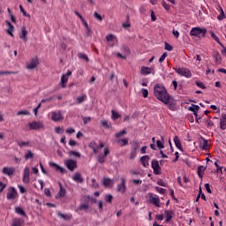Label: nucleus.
Wrapping results in <instances>:
<instances>
[{
    "label": "nucleus",
    "instance_id": "obj_38",
    "mask_svg": "<svg viewBox=\"0 0 226 226\" xmlns=\"http://www.w3.org/2000/svg\"><path fill=\"white\" fill-rule=\"evenodd\" d=\"M31 158H34V154H33L31 150H27L26 154H25V159L30 160Z\"/></svg>",
    "mask_w": 226,
    "mask_h": 226
},
{
    "label": "nucleus",
    "instance_id": "obj_8",
    "mask_svg": "<svg viewBox=\"0 0 226 226\" xmlns=\"http://www.w3.org/2000/svg\"><path fill=\"white\" fill-rule=\"evenodd\" d=\"M29 130H40L43 128V124L41 122H32L28 124Z\"/></svg>",
    "mask_w": 226,
    "mask_h": 226
},
{
    "label": "nucleus",
    "instance_id": "obj_16",
    "mask_svg": "<svg viewBox=\"0 0 226 226\" xmlns=\"http://www.w3.org/2000/svg\"><path fill=\"white\" fill-rule=\"evenodd\" d=\"M5 24L8 26V28H9L6 30L7 34H9V36H11L13 38V36H14L13 35V29H14L13 25H11V23L9 20H6Z\"/></svg>",
    "mask_w": 226,
    "mask_h": 226
},
{
    "label": "nucleus",
    "instance_id": "obj_22",
    "mask_svg": "<svg viewBox=\"0 0 226 226\" xmlns=\"http://www.w3.org/2000/svg\"><path fill=\"white\" fill-rule=\"evenodd\" d=\"M210 34H211V37L213 38V40H215V41H216V43H218V45H220V47H223V43H222V41H220V38H218V36H216V34H215V32L210 31Z\"/></svg>",
    "mask_w": 226,
    "mask_h": 226
},
{
    "label": "nucleus",
    "instance_id": "obj_50",
    "mask_svg": "<svg viewBox=\"0 0 226 226\" xmlns=\"http://www.w3.org/2000/svg\"><path fill=\"white\" fill-rule=\"evenodd\" d=\"M94 17L99 22H102V20H103V18H102V15H100L98 12H94Z\"/></svg>",
    "mask_w": 226,
    "mask_h": 226
},
{
    "label": "nucleus",
    "instance_id": "obj_21",
    "mask_svg": "<svg viewBox=\"0 0 226 226\" xmlns=\"http://www.w3.org/2000/svg\"><path fill=\"white\" fill-rule=\"evenodd\" d=\"M73 181H75L76 183H84V178H82V176L80 175V173H76L73 177H72Z\"/></svg>",
    "mask_w": 226,
    "mask_h": 226
},
{
    "label": "nucleus",
    "instance_id": "obj_27",
    "mask_svg": "<svg viewBox=\"0 0 226 226\" xmlns=\"http://www.w3.org/2000/svg\"><path fill=\"white\" fill-rule=\"evenodd\" d=\"M17 145L19 147H27L30 146V142L29 141H20V140H16Z\"/></svg>",
    "mask_w": 226,
    "mask_h": 226
},
{
    "label": "nucleus",
    "instance_id": "obj_53",
    "mask_svg": "<svg viewBox=\"0 0 226 226\" xmlns=\"http://www.w3.org/2000/svg\"><path fill=\"white\" fill-rule=\"evenodd\" d=\"M196 86H198V87H200V89H206V85H204L203 82L201 81H195Z\"/></svg>",
    "mask_w": 226,
    "mask_h": 226
},
{
    "label": "nucleus",
    "instance_id": "obj_20",
    "mask_svg": "<svg viewBox=\"0 0 226 226\" xmlns=\"http://www.w3.org/2000/svg\"><path fill=\"white\" fill-rule=\"evenodd\" d=\"M165 215H166V223H169L172 220V215H174V212L172 210H165Z\"/></svg>",
    "mask_w": 226,
    "mask_h": 226
},
{
    "label": "nucleus",
    "instance_id": "obj_14",
    "mask_svg": "<svg viewBox=\"0 0 226 226\" xmlns=\"http://www.w3.org/2000/svg\"><path fill=\"white\" fill-rule=\"evenodd\" d=\"M220 128L221 130H226V114L222 113L220 118Z\"/></svg>",
    "mask_w": 226,
    "mask_h": 226
},
{
    "label": "nucleus",
    "instance_id": "obj_6",
    "mask_svg": "<svg viewBox=\"0 0 226 226\" xmlns=\"http://www.w3.org/2000/svg\"><path fill=\"white\" fill-rule=\"evenodd\" d=\"M121 183L117 186V192L119 193H125L126 192V180L124 177H121Z\"/></svg>",
    "mask_w": 226,
    "mask_h": 226
},
{
    "label": "nucleus",
    "instance_id": "obj_26",
    "mask_svg": "<svg viewBox=\"0 0 226 226\" xmlns=\"http://www.w3.org/2000/svg\"><path fill=\"white\" fill-rule=\"evenodd\" d=\"M140 73H141V75H149L151 73V68L142 66Z\"/></svg>",
    "mask_w": 226,
    "mask_h": 226
},
{
    "label": "nucleus",
    "instance_id": "obj_13",
    "mask_svg": "<svg viewBox=\"0 0 226 226\" xmlns=\"http://www.w3.org/2000/svg\"><path fill=\"white\" fill-rule=\"evenodd\" d=\"M49 167H52V169H55V170L61 172V174L66 173V170L61 168L56 162H49Z\"/></svg>",
    "mask_w": 226,
    "mask_h": 226
},
{
    "label": "nucleus",
    "instance_id": "obj_3",
    "mask_svg": "<svg viewBox=\"0 0 226 226\" xmlns=\"http://www.w3.org/2000/svg\"><path fill=\"white\" fill-rule=\"evenodd\" d=\"M174 71L181 77H185V79H192V71H190L188 68H174Z\"/></svg>",
    "mask_w": 226,
    "mask_h": 226
},
{
    "label": "nucleus",
    "instance_id": "obj_40",
    "mask_svg": "<svg viewBox=\"0 0 226 226\" xmlns=\"http://www.w3.org/2000/svg\"><path fill=\"white\" fill-rule=\"evenodd\" d=\"M113 199L114 197L112 196V194H106L105 196V201L109 202V204H112Z\"/></svg>",
    "mask_w": 226,
    "mask_h": 226
},
{
    "label": "nucleus",
    "instance_id": "obj_37",
    "mask_svg": "<svg viewBox=\"0 0 226 226\" xmlns=\"http://www.w3.org/2000/svg\"><path fill=\"white\" fill-rule=\"evenodd\" d=\"M159 167H160V162H158V160L154 159V160L152 161V169H153V170H154V169H159Z\"/></svg>",
    "mask_w": 226,
    "mask_h": 226
},
{
    "label": "nucleus",
    "instance_id": "obj_29",
    "mask_svg": "<svg viewBox=\"0 0 226 226\" xmlns=\"http://www.w3.org/2000/svg\"><path fill=\"white\" fill-rule=\"evenodd\" d=\"M78 57L79 59H82L83 61H86V63H89V57H87V55H86L82 52L78 53Z\"/></svg>",
    "mask_w": 226,
    "mask_h": 226
},
{
    "label": "nucleus",
    "instance_id": "obj_23",
    "mask_svg": "<svg viewBox=\"0 0 226 226\" xmlns=\"http://www.w3.org/2000/svg\"><path fill=\"white\" fill-rule=\"evenodd\" d=\"M24 223V220L20 219V218H14L12 220V224L11 226H22Z\"/></svg>",
    "mask_w": 226,
    "mask_h": 226
},
{
    "label": "nucleus",
    "instance_id": "obj_48",
    "mask_svg": "<svg viewBox=\"0 0 226 226\" xmlns=\"http://www.w3.org/2000/svg\"><path fill=\"white\" fill-rule=\"evenodd\" d=\"M88 208H89V205H88V204H86V203L81 204V205L79 206V210H80V211H87V209H88Z\"/></svg>",
    "mask_w": 226,
    "mask_h": 226
},
{
    "label": "nucleus",
    "instance_id": "obj_32",
    "mask_svg": "<svg viewBox=\"0 0 226 226\" xmlns=\"http://www.w3.org/2000/svg\"><path fill=\"white\" fill-rule=\"evenodd\" d=\"M111 117L114 121H116V119H119V117H121V115L119 113H117V111L112 109L111 110Z\"/></svg>",
    "mask_w": 226,
    "mask_h": 226
},
{
    "label": "nucleus",
    "instance_id": "obj_52",
    "mask_svg": "<svg viewBox=\"0 0 226 226\" xmlns=\"http://www.w3.org/2000/svg\"><path fill=\"white\" fill-rule=\"evenodd\" d=\"M58 194H59V197H64V195H66V189H64V187H61Z\"/></svg>",
    "mask_w": 226,
    "mask_h": 226
},
{
    "label": "nucleus",
    "instance_id": "obj_5",
    "mask_svg": "<svg viewBox=\"0 0 226 226\" xmlns=\"http://www.w3.org/2000/svg\"><path fill=\"white\" fill-rule=\"evenodd\" d=\"M19 196V192H17V189L15 187H9L7 192V200H15Z\"/></svg>",
    "mask_w": 226,
    "mask_h": 226
},
{
    "label": "nucleus",
    "instance_id": "obj_36",
    "mask_svg": "<svg viewBox=\"0 0 226 226\" xmlns=\"http://www.w3.org/2000/svg\"><path fill=\"white\" fill-rule=\"evenodd\" d=\"M15 211L16 213H18V215H20L21 216H26V212L20 207H16Z\"/></svg>",
    "mask_w": 226,
    "mask_h": 226
},
{
    "label": "nucleus",
    "instance_id": "obj_47",
    "mask_svg": "<svg viewBox=\"0 0 226 226\" xmlns=\"http://www.w3.org/2000/svg\"><path fill=\"white\" fill-rule=\"evenodd\" d=\"M118 142L122 147L128 146V139H122Z\"/></svg>",
    "mask_w": 226,
    "mask_h": 226
},
{
    "label": "nucleus",
    "instance_id": "obj_39",
    "mask_svg": "<svg viewBox=\"0 0 226 226\" xmlns=\"http://www.w3.org/2000/svg\"><path fill=\"white\" fill-rule=\"evenodd\" d=\"M220 10H221V13L220 15L217 16L218 20H223V19H225V12L223 11V9L222 8V6H219Z\"/></svg>",
    "mask_w": 226,
    "mask_h": 226
},
{
    "label": "nucleus",
    "instance_id": "obj_63",
    "mask_svg": "<svg viewBox=\"0 0 226 226\" xmlns=\"http://www.w3.org/2000/svg\"><path fill=\"white\" fill-rule=\"evenodd\" d=\"M82 120H83V124H87V123H89V121H91V117H83Z\"/></svg>",
    "mask_w": 226,
    "mask_h": 226
},
{
    "label": "nucleus",
    "instance_id": "obj_49",
    "mask_svg": "<svg viewBox=\"0 0 226 226\" xmlns=\"http://www.w3.org/2000/svg\"><path fill=\"white\" fill-rule=\"evenodd\" d=\"M165 50H169V52H172L174 50V47L172 45L169 44L168 42H165Z\"/></svg>",
    "mask_w": 226,
    "mask_h": 226
},
{
    "label": "nucleus",
    "instance_id": "obj_19",
    "mask_svg": "<svg viewBox=\"0 0 226 226\" xmlns=\"http://www.w3.org/2000/svg\"><path fill=\"white\" fill-rule=\"evenodd\" d=\"M174 142H175L176 147H177V149H179V151L183 152V147L181 146V139H179V137L175 136Z\"/></svg>",
    "mask_w": 226,
    "mask_h": 226
},
{
    "label": "nucleus",
    "instance_id": "obj_44",
    "mask_svg": "<svg viewBox=\"0 0 226 226\" xmlns=\"http://www.w3.org/2000/svg\"><path fill=\"white\" fill-rule=\"evenodd\" d=\"M107 157H105L104 155H98V157H97V162H98V163H105V159H106Z\"/></svg>",
    "mask_w": 226,
    "mask_h": 226
},
{
    "label": "nucleus",
    "instance_id": "obj_57",
    "mask_svg": "<svg viewBox=\"0 0 226 226\" xmlns=\"http://www.w3.org/2000/svg\"><path fill=\"white\" fill-rule=\"evenodd\" d=\"M69 154H71V156H77L78 158H80V153L77 152V151H73L72 150Z\"/></svg>",
    "mask_w": 226,
    "mask_h": 226
},
{
    "label": "nucleus",
    "instance_id": "obj_41",
    "mask_svg": "<svg viewBox=\"0 0 226 226\" xmlns=\"http://www.w3.org/2000/svg\"><path fill=\"white\" fill-rule=\"evenodd\" d=\"M19 10L21 13L24 15V17H28V19H31V15L27 14V12L26 11V10H24V7L22 5H19Z\"/></svg>",
    "mask_w": 226,
    "mask_h": 226
},
{
    "label": "nucleus",
    "instance_id": "obj_33",
    "mask_svg": "<svg viewBox=\"0 0 226 226\" xmlns=\"http://www.w3.org/2000/svg\"><path fill=\"white\" fill-rule=\"evenodd\" d=\"M168 104L170 110H176V102L172 100V97H170V101Z\"/></svg>",
    "mask_w": 226,
    "mask_h": 226
},
{
    "label": "nucleus",
    "instance_id": "obj_15",
    "mask_svg": "<svg viewBox=\"0 0 226 226\" xmlns=\"http://www.w3.org/2000/svg\"><path fill=\"white\" fill-rule=\"evenodd\" d=\"M2 172L3 174H5V176H13V173L15 172V168L4 167Z\"/></svg>",
    "mask_w": 226,
    "mask_h": 226
},
{
    "label": "nucleus",
    "instance_id": "obj_42",
    "mask_svg": "<svg viewBox=\"0 0 226 226\" xmlns=\"http://www.w3.org/2000/svg\"><path fill=\"white\" fill-rule=\"evenodd\" d=\"M17 73H19V72H0V75H17Z\"/></svg>",
    "mask_w": 226,
    "mask_h": 226
},
{
    "label": "nucleus",
    "instance_id": "obj_10",
    "mask_svg": "<svg viewBox=\"0 0 226 226\" xmlns=\"http://www.w3.org/2000/svg\"><path fill=\"white\" fill-rule=\"evenodd\" d=\"M29 174H30L29 167H26L23 173V183H26V185H27L30 181Z\"/></svg>",
    "mask_w": 226,
    "mask_h": 226
},
{
    "label": "nucleus",
    "instance_id": "obj_43",
    "mask_svg": "<svg viewBox=\"0 0 226 226\" xmlns=\"http://www.w3.org/2000/svg\"><path fill=\"white\" fill-rule=\"evenodd\" d=\"M111 180L110 178H103L102 179V185L104 186H110Z\"/></svg>",
    "mask_w": 226,
    "mask_h": 226
},
{
    "label": "nucleus",
    "instance_id": "obj_17",
    "mask_svg": "<svg viewBox=\"0 0 226 226\" xmlns=\"http://www.w3.org/2000/svg\"><path fill=\"white\" fill-rule=\"evenodd\" d=\"M19 38L25 41H27V30L26 26H23L21 29V33H19Z\"/></svg>",
    "mask_w": 226,
    "mask_h": 226
},
{
    "label": "nucleus",
    "instance_id": "obj_34",
    "mask_svg": "<svg viewBox=\"0 0 226 226\" xmlns=\"http://www.w3.org/2000/svg\"><path fill=\"white\" fill-rule=\"evenodd\" d=\"M67 82H68V78H66V76H64V74H63L62 77H61L62 87H66Z\"/></svg>",
    "mask_w": 226,
    "mask_h": 226
},
{
    "label": "nucleus",
    "instance_id": "obj_1",
    "mask_svg": "<svg viewBox=\"0 0 226 226\" xmlns=\"http://www.w3.org/2000/svg\"><path fill=\"white\" fill-rule=\"evenodd\" d=\"M154 94L157 100L162 102L165 105L170 102V94L167 92V88L162 85L156 84L154 87Z\"/></svg>",
    "mask_w": 226,
    "mask_h": 226
},
{
    "label": "nucleus",
    "instance_id": "obj_35",
    "mask_svg": "<svg viewBox=\"0 0 226 226\" xmlns=\"http://www.w3.org/2000/svg\"><path fill=\"white\" fill-rule=\"evenodd\" d=\"M191 112H199L200 110V107L199 105L192 104V107L189 108Z\"/></svg>",
    "mask_w": 226,
    "mask_h": 226
},
{
    "label": "nucleus",
    "instance_id": "obj_7",
    "mask_svg": "<svg viewBox=\"0 0 226 226\" xmlns=\"http://www.w3.org/2000/svg\"><path fill=\"white\" fill-rule=\"evenodd\" d=\"M65 166L71 172H73L75 169H77V161H73L72 159L65 161Z\"/></svg>",
    "mask_w": 226,
    "mask_h": 226
},
{
    "label": "nucleus",
    "instance_id": "obj_64",
    "mask_svg": "<svg viewBox=\"0 0 226 226\" xmlns=\"http://www.w3.org/2000/svg\"><path fill=\"white\" fill-rule=\"evenodd\" d=\"M99 185L96 183V179H92V188H98Z\"/></svg>",
    "mask_w": 226,
    "mask_h": 226
},
{
    "label": "nucleus",
    "instance_id": "obj_9",
    "mask_svg": "<svg viewBox=\"0 0 226 226\" xmlns=\"http://www.w3.org/2000/svg\"><path fill=\"white\" fill-rule=\"evenodd\" d=\"M38 58L34 57L32 58L31 62L26 64V69L27 70H34L38 66Z\"/></svg>",
    "mask_w": 226,
    "mask_h": 226
},
{
    "label": "nucleus",
    "instance_id": "obj_31",
    "mask_svg": "<svg viewBox=\"0 0 226 226\" xmlns=\"http://www.w3.org/2000/svg\"><path fill=\"white\" fill-rule=\"evenodd\" d=\"M202 140H203V144H202V147H201L202 149H203L204 151L209 149V141H207V139H204V138H202Z\"/></svg>",
    "mask_w": 226,
    "mask_h": 226
},
{
    "label": "nucleus",
    "instance_id": "obj_11",
    "mask_svg": "<svg viewBox=\"0 0 226 226\" xmlns=\"http://www.w3.org/2000/svg\"><path fill=\"white\" fill-rule=\"evenodd\" d=\"M51 119L52 121H55L56 123H57V121H63V119H64V117H63V115H61V112H53L51 115Z\"/></svg>",
    "mask_w": 226,
    "mask_h": 226
},
{
    "label": "nucleus",
    "instance_id": "obj_62",
    "mask_svg": "<svg viewBox=\"0 0 226 226\" xmlns=\"http://www.w3.org/2000/svg\"><path fill=\"white\" fill-rule=\"evenodd\" d=\"M156 192L162 193V195L165 193L166 190L161 187H155Z\"/></svg>",
    "mask_w": 226,
    "mask_h": 226
},
{
    "label": "nucleus",
    "instance_id": "obj_18",
    "mask_svg": "<svg viewBox=\"0 0 226 226\" xmlns=\"http://www.w3.org/2000/svg\"><path fill=\"white\" fill-rule=\"evenodd\" d=\"M140 162H141L143 167H147V165H149V155L141 156Z\"/></svg>",
    "mask_w": 226,
    "mask_h": 226
},
{
    "label": "nucleus",
    "instance_id": "obj_25",
    "mask_svg": "<svg viewBox=\"0 0 226 226\" xmlns=\"http://www.w3.org/2000/svg\"><path fill=\"white\" fill-rule=\"evenodd\" d=\"M214 57L215 59V63H218L219 64H222V56L220 55V52L214 51Z\"/></svg>",
    "mask_w": 226,
    "mask_h": 226
},
{
    "label": "nucleus",
    "instance_id": "obj_24",
    "mask_svg": "<svg viewBox=\"0 0 226 226\" xmlns=\"http://www.w3.org/2000/svg\"><path fill=\"white\" fill-rule=\"evenodd\" d=\"M57 216H59L60 218H63V220L68 221V220H72V215L70 214L64 215L61 212L57 213Z\"/></svg>",
    "mask_w": 226,
    "mask_h": 226
},
{
    "label": "nucleus",
    "instance_id": "obj_61",
    "mask_svg": "<svg viewBox=\"0 0 226 226\" xmlns=\"http://www.w3.org/2000/svg\"><path fill=\"white\" fill-rule=\"evenodd\" d=\"M157 185H159V186H164V187L167 186V184L165 182H163V180H162V179L157 180Z\"/></svg>",
    "mask_w": 226,
    "mask_h": 226
},
{
    "label": "nucleus",
    "instance_id": "obj_58",
    "mask_svg": "<svg viewBox=\"0 0 226 226\" xmlns=\"http://www.w3.org/2000/svg\"><path fill=\"white\" fill-rule=\"evenodd\" d=\"M123 135H126V130H122L119 132L116 133V137L117 138H119V137H121Z\"/></svg>",
    "mask_w": 226,
    "mask_h": 226
},
{
    "label": "nucleus",
    "instance_id": "obj_51",
    "mask_svg": "<svg viewBox=\"0 0 226 226\" xmlns=\"http://www.w3.org/2000/svg\"><path fill=\"white\" fill-rule=\"evenodd\" d=\"M141 93H142V96L144 98H147V96H149V91H147V89H146V88H142Z\"/></svg>",
    "mask_w": 226,
    "mask_h": 226
},
{
    "label": "nucleus",
    "instance_id": "obj_2",
    "mask_svg": "<svg viewBox=\"0 0 226 226\" xmlns=\"http://www.w3.org/2000/svg\"><path fill=\"white\" fill-rule=\"evenodd\" d=\"M207 33V29L206 27H193L192 28L190 34L191 36H196L197 38H206V34Z\"/></svg>",
    "mask_w": 226,
    "mask_h": 226
},
{
    "label": "nucleus",
    "instance_id": "obj_56",
    "mask_svg": "<svg viewBox=\"0 0 226 226\" xmlns=\"http://www.w3.org/2000/svg\"><path fill=\"white\" fill-rule=\"evenodd\" d=\"M154 174H155L156 176H160V174H162V168L160 166L159 168H154Z\"/></svg>",
    "mask_w": 226,
    "mask_h": 226
},
{
    "label": "nucleus",
    "instance_id": "obj_28",
    "mask_svg": "<svg viewBox=\"0 0 226 226\" xmlns=\"http://www.w3.org/2000/svg\"><path fill=\"white\" fill-rule=\"evenodd\" d=\"M206 167L204 166H199L198 167V175L199 177H200V179H202V177H204V170H206Z\"/></svg>",
    "mask_w": 226,
    "mask_h": 226
},
{
    "label": "nucleus",
    "instance_id": "obj_45",
    "mask_svg": "<svg viewBox=\"0 0 226 226\" xmlns=\"http://www.w3.org/2000/svg\"><path fill=\"white\" fill-rule=\"evenodd\" d=\"M162 4L163 8L166 10V11H170V5L169 4H167V2H165V0H163L162 2Z\"/></svg>",
    "mask_w": 226,
    "mask_h": 226
},
{
    "label": "nucleus",
    "instance_id": "obj_46",
    "mask_svg": "<svg viewBox=\"0 0 226 226\" xmlns=\"http://www.w3.org/2000/svg\"><path fill=\"white\" fill-rule=\"evenodd\" d=\"M30 113L27 110H19L17 112V116H29Z\"/></svg>",
    "mask_w": 226,
    "mask_h": 226
},
{
    "label": "nucleus",
    "instance_id": "obj_12",
    "mask_svg": "<svg viewBox=\"0 0 226 226\" xmlns=\"http://www.w3.org/2000/svg\"><path fill=\"white\" fill-rule=\"evenodd\" d=\"M150 196V203L156 206V207H160V198L153 196V193L149 194Z\"/></svg>",
    "mask_w": 226,
    "mask_h": 226
},
{
    "label": "nucleus",
    "instance_id": "obj_4",
    "mask_svg": "<svg viewBox=\"0 0 226 226\" xmlns=\"http://www.w3.org/2000/svg\"><path fill=\"white\" fill-rule=\"evenodd\" d=\"M140 148V145L139 141H132L131 153H130V160H134L135 156H137V149Z\"/></svg>",
    "mask_w": 226,
    "mask_h": 226
},
{
    "label": "nucleus",
    "instance_id": "obj_54",
    "mask_svg": "<svg viewBox=\"0 0 226 226\" xmlns=\"http://www.w3.org/2000/svg\"><path fill=\"white\" fill-rule=\"evenodd\" d=\"M122 50L124 52L125 56L130 55V48L128 46H123Z\"/></svg>",
    "mask_w": 226,
    "mask_h": 226
},
{
    "label": "nucleus",
    "instance_id": "obj_30",
    "mask_svg": "<svg viewBox=\"0 0 226 226\" xmlns=\"http://www.w3.org/2000/svg\"><path fill=\"white\" fill-rule=\"evenodd\" d=\"M101 124H102V126H103V128H106V129L112 128V124L109 123V121H107V120H102Z\"/></svg>",
    "mask_w": 226,
    "mask_h": 226
},
{
    "label": "nucleus",
    "instance_id": "obj_60",
    "mask_svg": "<svg viewBox=\"0 0 226 226\" xmlns=\"http://www.w3.org/2000/svg\"><path fill=\"white\" fill-rule=\"evenodd\" d=\"M86 100V95H81L79 97H77L78 103H82Z\"/></svg>",
    "mask_w": 226,
    "mask_h": 226
},
{
    "label": "nucleus",
    "instance_id": "obj_55",
    "mask_svg": "<svg viewBox=\"0 0 226 226\" xmlns=\"http://www.w3.org/2000/svg\"><path fill=\"white\" fill-rule=\"evenodd\" d=\"M114 38H116V37L112 34H109L106 35V41H114Z\"/></svg>",
    "mask_w": 226,
    "mask_h": 226
},
{
    "label": "nucleus",
    "instance_id": "obj_59",
    "mask_svg": "<svg viewBox=\"0 0 226 226\" xmlns=\"http://www.w3.org/2000/svg\"><path fill=\"white\" fill-rule=\"evenodd\" d=\"M167 52H164L162 56L159 59V63H163L165 61V58L167 57Z\"/></svg>",
    "mask_w": 226,
    "mask_h": 226
}]
</instances>
